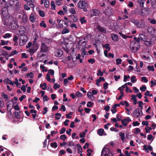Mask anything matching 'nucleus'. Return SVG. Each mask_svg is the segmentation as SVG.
Listing matches in <instances>:
<instances>
[{
  "mask_svg": "<svg viewBox=\"0 0 156 156\" xmlns=\"http://www.w3.org/2000/svg\"><path fill=\"white\" fill-rule=\"evenodd\" d=\"M55 119H56L58 120L60 119V118L61 116V115L60 113H56L55 114Z\"/></svg>",
  "mask_w": 156,
  "mask_h": 156,
  "instance_id": "nucleus-26",
  "label": "nucleus"
},
{
  "mask_svg": "<svg viewBox=\"0 0 156 156\" xmlns=\"http://www.w3.org/2000/svg\"><path fill=\"white\" fill-rule=\"evenodd\" d=\"M8 41L5 42L3 40H1V45H7L8 44Z\"/></svg>",
  "mask_w": 156,
  "mask_h": 156,
  "instance_id": "nucleus-53",
  "label": "nucleus"
},
{
  "mask_svg": "<svg viewBox=\"0 0 156 156\" xmlns=\"http://www.w3.org/2000/svg\"><path fill=\"white\" fill-rule=\"evenodd\" d=\"M69 30L65 28L62 31V34H64L67 33H69Z\"/></svg>",
  "mask_w": 156,
  "mask_h": 156,
  "instance_id": "nucleus-22",
  "label": "nucleus"
},
{
  "mask_svg": "<svg viewBox=\"0 0 156 156\" xmlns=\"http://www.w3.org/2000/svg\"><path fill=\"white\" fill-rule=\"evenodd\" d=\"M40 26L41 27H43L44 28H46L47 27L46 24L44 23V21H41V23L40 24Z\"/></svg>",
  "mask_w": 156,
  "mask_h": 156,
  "instance_id": "nucleus-27",
  "label": "nucleus"
},
{
  "mask_svg": "<svg viewBox=\"0 0 156 156\" xmlns=\"http://www.w3.org/2000/svg\"><path fill=\"white\" fill-rule=\"evenodd\" d=\"M138 103L139 104V107H140L141 109H143V102L142 101H140L138 102Z\"/></svg>",
  "mask_w": 156,
  "mask_h": 156,
  "instance_id": "nucleus-36",
  "label": "nucleus"
},
{
  "mask_svg": "<svg viewBox=\"0 0 156 156\" xmlns=\"http://www.w3.org/2000/svg\"><path fill=\"white\" fill-rule=\"evenodd\" d=\"M63 54V51L61 50H58L55 53V55L58 57H60Z\"/></svg>",
  "mask_w": 156,
  "mask_h": 156,
  "instance_id": "nucleus-12",
  "label": "nucleus"
},
{
  "mask_svg": "<svg viewBox=\"0 0 156 156\" xmlns=\"http://www.w3.org/2000/svg\"><path fill=\"white\" fill-rule=\"evenodd\" d=\"M72 19H73L74 22H76L77 21V18L74 15H73L71 17Z\"/></svg>",
  "mask_w": 156,
  "mask_h": 156,
  "instance_id": "nucleus-54",
  "label": "nucleus"
},
{
  "mask_svg": "<svg viewBox=\"0 0 156 156\" xmlns=\"http://www.w3.org/2000/svg\"><path fill=\"white\" fill-rule=\"evenodd\" d=\"M116 61L117 65L120 64L122 62V60L120 58H117Z\"/></svg>",
  "mask_w": 156,
  "mask_h": 156,
  "instance_id": "nucleus-40",
  "label": "nucleus"
},
{
  "mask_svg": "<svg viewBox=\"0 0 156 156\" xmlns=\"http://www.w3.org/2000/svg\"><path fill=\"white\" fill-rule=\"evenodd\" d=\"M43 99L44 101H47L49 99V98L46 95H45L43 97Z\"/></svg>",
  "mask_w": 156,
  "mask_h": 156,
  "instance_id": "nucleus-62",
  "label": "nucleus"
},
{
  "mask_svg": "<svg viewBox=\"0 0 156 156\" xmlns=\"http://www.w3.org/2000/svg\"><path fill=\"white\" fill-rule=\"evenodd\" d=\"M4 9H3L2 11V20L3 22V24L4 25H8L9 24V16L8 15L7 12L6 13H5V11H3Z\"/></svg>",
  "mask_w": 156,
  "mask_h": 156,
  "instance_id": "nucleus-1",
  "label": "nucleus"
},
{
  "mask_svg": "<svg viewBox=\"0 0 156 156\" xmlns=\"http://www.w3.org/2000/svg\"><path fill=\"white\" fill-rule=\"evenodd\" d=\"M151 87H153L154 86L156 85V81L155 80L154 81L153 80H151Z\"/></svg>",
  "mask_w": 156,
  "mask_h": 156,
  "instance_id": "nucleus-51",
  "label": "nucleus"
},
{
  "mask_svg": "<svg viewBox=\"0 0 156 156\" xmlns=\"http://www.w3.org/2000/svg\"><path fill=\"white\" fill-rule=\"evenodd\" d=\"M66 128L65 127H63L62 129H61L60 131V134H62L64 133L66 131Z\"/></svg>",
  "mask_w": 156,
  "mask_h": 156,
  "instance_id": "nucleus-56",
  "label": "nucleus"
},
{
  "mask_svg": "<svg viewBox=\"0 0 156 156\" xmlns=\"http://www.w3.org/2000/svg\"><path fill=\"white\" fill-rule=\"evenodd\" d=\"M46 79L47 80L50 82H51V79L50 78V76L49 74H47L46 75Z\"/></svg>",
  "mask_w": 156,
  "mask_h": 156,
  "instance_id": "nucleus-55",
  "label": "nucleus"
},
{
  "mask_svg": "<svg viewBox=\"0 0 156 156\" xmlns=\"http://www.w3.org/2000/svg\"><path fill=\"white\" fill-rule=\"evenodd\" d=\"M152 128L151 127H148L147 128H145V130H146V132L147 133H149L150 132V130H151Z\"/></svg>",
  "mask_w": 156,
  "mask_h": 156,
  "instance_id": "nucleus-46",
  "label": "nucleus"
},
{
  "mask_svg": "<svg viewBox=\"0 0 156 156\" xmlns=\"http://www.w3.org/2000/svg\"><path fill=\"white\" fill-rule=\"evenodd\" d=\"M60 87V85L59 84L57 83H55L54 85L53 88L55 89H56L57 88H59Z\"/></svg>",
  "mask_w": 156,
  "mask_h": 156,
  "instance_id": "nucleus-47",
  "label": "nucleus"
},
{
  "mask_svg": "<svg viewBox=\"0 0 156 156\" xmlns=\"http://www.w3.org/2000/svg\"><path fill=\"white\" fill-rule=\"evenodd\" d=\"M92 103L91 101H89L87 103V106L88 107H90L92 106Z\"/></svg>",
  "mask_w": 156,
  "mask_h": 156,
  "instance_id": "nucleus-61",
  "label": "nucleus"
},
{
  "mask_svg": "<svg viewBox=\"0 0 156 156\" xmlns=\"http://www.w3.org/2000/svg\"><path fill=\"white\" fill-rule=\"evenodd\" d=\"M78 153L80 154L82 152V149L81 147H79L78 148Z\"/></svg>",
  "mask_w": 156,
  "mask_h": 156,
  "instance_id": "nucleus-63",
  "label": "nucleus"
},
{
  "mask_svg": "<svg viewBox=\"0 0 156 156\" xmlns=\"http://www.w3.org/2000/svg\"><path fill=\"white\" fill-rule=\"evenodd\" d=\"M51 146L53 147H57L58 145L56 143L54 142L51 143Z\"/></svg>",
  "mask_w": 156,
  "mask_h": 156,
  "instance_id": "nucleus-39",
  "label": "nucleus"
},
{
  "mask_svg": "<svg viewBox=\"0 0 156 156\" xmlns=\"http://www.w3.org/2000/svg\"><path fill=\"white\" fill-rule=\"evenodd\" d=\"M11 37V35H10V34L9 33L6 34L3 36V37L5 38H9Z\"/></svg>",
  "mask_w": 156,
  "mask_h": 156,
  "instance_id": "nucleus-33",
  "label": "nucleus"
},
{
  "mask_svg": "<svg viewBox=\"0 0 156 156\" xmlns=\"http://www.w3.org/2000/svg\"><path fill=\"white\" fill-rule=\"evenodd\" d=\"M119 135L121 136V140L123 142H124L125 136L124 133L122 132H120L119 133Z\"/></svg>",
  "mask_w": 156,
  "mask_h": 156,
  "instance_id": "nucleus-24",
  "label": "nucleus"
},
{
  "mask_svg": "<svg viewBox=\"0 0 156 156\" xmlns=\"http://www.w3.org/2000/svg\"><path fill=\"white\" fill-rule=\"evenodd\" d=\"M17 52L16 51V50H14L12 51L11 53L9 54V56H11L12 55H16L17 54Z\"/></svg>",
  "mask_w": 156,
  "mask_h": 156,
  "instance_id": "nucleus-34",
  "label": "nucleus"
},
{
  "mask_svg": "<svg viewBox=\"0 0 156 156\" xmlns=\"http://www.w3.org/2000/svg\"><path fill=\"white\" fill-rule=\"evenodd\" d=\"M27 37L24 35L20 36L19 39L20 45L22 46L24 45L27 42Z\"/></svg>",
  "mask_w": 156,
  "mask_h": 156,
  "instance_id": "nucleus-5",
  "label": "nucleus"
},
{
  "mask_svg": "<svg viewBox=\"0 0 156 156\" xmlns=\"http://www.w3.org/2000/svg\"><path fill=\"white\" fill-rule=\"evenodd\" d=\"M145 1V0H138V2L140 4L141 7H143Z\"/></svg>",
  "mask_w": 156,
  "mask_h": 156,
  "instance_id": "nucleus-20",
  "label": "nucleus"
},
{
  "mask_svg": "<svg viewBox=\"0 0 156 156\" xmlns=\"http://www.w3.org/2000/svg\"><path fill=\"white\" fill-rule=\"evenodd\" d=\"M33 73L32 72H30L29 73H27L26 76H30L31 78H33Z\"/></svg>",
  "mask_w": 156,
  "mask_h": 156,
  "instance_id": "nucleus-50",
  "label": "nucleus"
},
{
  "mask_svg": "<svg viewBox=\"0 0 156 156\" xmlns=\"http://www.w3.org/2000/svg\"><path fill=\"white\" fill-rule=\"evenodd\" d=\"M139 41L141 40L143 41H144L146 40V37L143 34H140L139 35Z\"/></svg>",
  "mask_w": 156,
  "mask_h": 156,
  "instance_id": "nucleus-11",
  "label": "nucleus"
},
{
  "mask_svg": "<svg viewBox=\"0 0 156 156\" xmlns=\"http://www.w3.org/2000/svg\"><path fill=\"white\" fill-rule=\"evenodd\" d=\"M146 89V87L145 85H143L140 88V90L142 92L145 91Z\"/></svg>",
  "mask_w": 156,
  "mask_h": 156,
  "instance_id": "nucleus-31",
  "label": "nucleus"
},
{
  "mask_svg": "<svg viewBox=\"0 0 156 156\" xmlns=\"http://www.w3.org/2000/svg\"><path fill=\"white\" fill-rule=\"evenodd\" d=\"M131 81L132 83L135 82L136 80V77L135 76H133L131 77Z\"/></svg>",
  "mask_w": 156,
  "mask_h": 156,
  "instance_id": "nucleus-28",
  "label": "nucleus"
},
{
  "mask_svg": "<svg viewBox=\"0 0 156 156\" xmlns=\"http://www.w3.org/2000/svg\"><path fill=\"white\" fill-rule=\"evenodd\" d=\"M145 41V44L147 46H150L153 43L152 41L151 40L148 41L146 40Z\"/></svg>",
  "mask_w": 156,
  "mask_h": 156,
  "instance_id": "nucleus-18",
  "label": "nucleus"
},
{
  "mask_svg": "<svg viewBox=\"0 0 156 156\" xmlns=\"http://www.w3.org/2000/svg\"><path fill=\"white\" fill-rule=\"evenodd\" d=\"M76 96L78 97H80L82 96V94L79 91L76 93Z\"/></svg>",
  "mask_w": 156,
  "mask_h": 156,
  "instance_id": "nucleus-64",
  "label": "nucleus"
},
{
  "mask_svg": "<svg viewBox=\"0 0 156 156\" xmlns=\"http://www.w3.org/2000/svg\"><path fill=\"white\" fill-rule=\"evenodd\" d=\"M144 24V22L143 20L138 21L137 24L136 26L139 28H141L142 27Z\"/></svg>",
  "mask_w": 156,
  "mask_h": 156,
  "instance_id": "nucleus-10",
  "label": "nucleus"
},
{
  "mask_svg": "<svg viewBox=\"0 0 156 156\" xmlns=\"http://www.w3.org/2000/svg\"><path fill=\"white\" fill-rule=\"evenodd\" d=\"M90 13V15L93 16L98 15L100 13V12L98 10L94 9L91 11Z\"/></svg>",
  "mask_w": 156,
  "mask_h": 156,
  "instance_id": "nucleus-8",
  "label": "nucleus"
},
{
  "mask_svg": "<svg viewBox=\"0 0 156 156\" xmlns=\"http://www.w3.org/2000/svg\"><path fill=\"white\" fill-rule=\"evenodd\" d=\"M10 28L15 30L18 28V25L15 22L13 21L12 22L10 23L9 24Z\"/></svg>",
  "mask_w": 156,
  "mask_h": 156,
  "instance_id": "nucleus-7",
  "label": "nucleus"
},
{
  "mask_svg": "<svg viewBox=\"0 0 156 156\" xmlns=\"http://www.w3.org/2000/svg\"><path fill=\"white\" fill-rule=\"evenodd\" d=\"M98 76H102L103 75V73L101 72V71L99 69L98 71V73H97Z\"/></svg>",
  "mask_w": 156,
  "mask_h": 156,
  "instance_id": "nucleus-42",
  "label": "nucleus"
},
{
  "mask_svg": "<svg viewBox=\"0 0 156 156\" xmlns=\"http://www.w3.org/2000/svg\"><path fill=\"white\" fill-rule=\"evenodd\" d=\"M118 89L120 91V94H121V95H123V90H124V89H123L122 87H119V88H118Z\"/></svg>",
  "mask_w": 156,
  "mask_h": 156,
  "instance_id": "nucleus-58",
  "label": "nucleus"
},
{
  "mask_svg": "<svg viewBox=\"0 0 156 156\" xmlns=\"http://www.w3.org/2000/svg\"><path fill=\"white\" fill-rule=\"evenodd\" d=\"M133 115L134 117H138L140 115V113L139 110L138 108L136 109L134 111Z\"/></svg>",
  "mask_w": 156,
  "mask_h": 156,
  "instance_id": "nucleus-9",
  "label": "nucleus"
},
{
  "mask_svg": "<svg viewBox=\"0 0 156 156\" xmlns=\"http://www.w3.org/2000/svg\"><path fill=\"white\" fill-rule=\"evenodd\" d=\"M145 95L146 96H148L151 97L152 96V94H150V92L148 90H147L145 93Z\"/></svg>",
  "mask_w": 156,
  "mask_h": 156,
  "instance_id": "nucleus-37",
  "label": "nucleus"
},
{
  "mask_svg": "<svg viewBox=\"0 0 156 156\" xmlns=\"http://www.w3.org/2000/svg\"><path fill=\"white\" fill-rule=\"evenodd\" d=\"M60 138L64 141L65 140L66 138V136L65 135H62L60 136Z\"/></svg>",
  "mask_w": 156,
  "mask_h": 156,
  "instance_id": "nucleus-38",
  "label": "nucleus"
},
{
  "mask_svg": "<svg viewBox=\"0 0 156 156\" xmlns=\"http://www.w3.org/2000/svg\"><path fill=\"white\" fill-rule=\"evenodd\" d=\"M66 24L65 22L63 20H60L58 24V27L60 28L62 27L63 26V24Z\"/></svg>",
  "mask_w": 156,
  "mask_h": 156,
  "instance_id": "nucleus-15",
  "label": "nucleus"
},
{
  "mask_svg": "<svg viewBox=\"0 0 156 156\" xmlns=\"http://www.w3.org/2000/svg\"><path fill=\"white\" fill-rule=\"evenodd\" d=\"M104 130L102 129H98V133L100 136H102Z\"/></svg>",
  "mask_w": 156,
  "mask_h": 156,
  "instance_id": "nucleus-23",
  "label": "nucleus"
},
{
  "mask_svg": "<svg viewBox=\"0 0 156 156\" xmlns=\"http://www.w3.org/2000/svg\"><path fill=\"white\" fill-rule=\"evenodd\" d=\"M38 13L40 15L41 17H44V12L42 10H39L38 12Z\"/></svg>",
  "mask_w": 156,
  "mask_h": 156,
  "instance_id": "nucleus-35",
  "label": "nucleus"
},
{
  "mask_svg": "<svg viewBox=\"0 0 156 156\" xmlns=\"http://www.w3.org/2000/svg\"><path fill=\"white\" fill-rule=\"evenodd\" d=\"M78 6L80 8L83 9L84 12H87V7L88 6V4L83 1H80L78 4Z\"/></svg>",
  "mask_w": 156,
  "mask_h": 156,
  "instance_id": "nucleus-3",
  "label": "nucleus"
},
{
  "mask_svg": "<svg viewBox=\"0 0 156 156\" xmlns=\"http://www.w3.org/2000/svg\"><path fill=\"white\" fill-rule=\"evenodd\" d=\"M2 97L5 99L6 101H7L8 100V99L7 95L4 93H2Z\"/></svg>",
  "mask_w": 156,
  "mask_h": 156,
  "instance_id": "nucleus-45",
  "label": "nucleus"
},
{
  "mask_svg": "<svg viewBox=\"0 0 156 156\" xmlns=\"http://www.w3.org/2000/svg\"><path fill=\"white\" fill-rule=\"evenodd\" d=\"M129 76H126V75H125L124 77V81L125 82H126L127 80V79H129Z\"/></svg>",
  "mask_w": 156,
  "mask_h": 156,
  "instance_id": "nucleus-57",
  "label": "nucleus"
},
{
  "mask_svg": "<svg viewBox=\"0 0 156 156\" xmlns=\"http://www.w3.org/2000/svg\"><path fill=\"white\" fill-rule=\"evenodd\" d=\"M112 154L109 148L104 147L101 152L102 156H112Z\"/></svg>",
  "mask_w": 156,
  "mask_h": 156,
  "instance_id": "nucleus-2",
  "label": "nucleus"
},
{
  "mask_svg": "<svg viewBox=\"0 0 156 156\" xmlns=\"http://www.w3.org/2000/svg\"><path fill=\"white\" fill-rule=\"evenodd\" d=\"M51 9H55V5L54 2L53 1H52L51 3Z\"/></svg>",
  "mask_w": 156,
  "mask_h": 156,
  "instance_id": "nucleus-32",
  "label": "nucleus"
},
{
  "mask_svg": "<svg viewBox=\"0 0 156 156\" xmlns=\"http://www.w3.org/2000/svg\"><path fill=\"white\" fill-rule=\"evenodd\" d=\"M141 81H144L145 83H147L148 81V80L147 79L146 77H142L141 78Z\"/></svg>",
  "mask_w": 156,
  "mask_h": 156,
  "instance_id": "nucleus-41",
  "label": "nucleus"
},
{
  "mask_svg": "<svg viewBox=\"0 0 156 156\" xmlns=\"http://www.w3.org/2000/svg\"><path fill=\"white\" fill-rule=\"evenodd\" d=\"M48 73L49 74L51 75H53L54 73V71L52 69H49L48 71Z\"/></svg>",
  "mask_w": 156,
  "mask_h": 156,
  "instance_id": "nucleus-59",
  "label": "nucleus"
},
{
  "mask_svg": "<svg viewBox=\"0 0 156 156\" xmlns=\"http://www.w3.org/2000/svg\"><path fill=\"white\" fill-rule=\"evenodd\" d=\"M68 144V146L69 147H71L74 146V144L73 142L72 141H70L68 143H67Z\"/></svg>",
  "mask_w": 156,
  "mask_h": 156,
  "instance_id": "nucleus-48",
  "label": "nucleus"
},
{
  "mask_svg": "<svg viewBox=\"0 0 156 156\" xmlns=\"http://www.w3.org/2000/svg\"><path fill=\"white\" fill-rule=\"evenodd\" d=\"M131 22L135 24L136 25L138 21V20H136L135 19H132L131 20Z\"/></svg>",
  "mask_w": 156,
  "mask_h": 156,
  "instance_id": "nucleus-60",
  "label": "nucleus"
},
{
  "mask_svg": "<svg viewBox=\"0 0 156 156\" xmlns=\"http://www.w3.org/2000/svg\"><path fill=\"white\" fill-rule=\"evenodd\" d=\"M119 34H120V35L122 36V37L123 38L126 39L127 37V36L126 35L124 34H123L121 32H119Z\"/></svg>",
  "mask_w": 156,
  "mask_h": 156,
  "instance_id": "nucleus-49",
  "label": "nucleus"
},
{
  "mask_svg": "<svg viewBox=\"0 0 156 156\" xmlns=\"http://www.w3.org/2000/svg\"><path fill=\"white\" fill-rule=\"evenodd\" d=\"M41 52L46 53L48 51V48L44 43H42L41 44Z\"/></svg>",
  "mask_w": 156,
  "mask_h": 156,
  "instance_id": "nucleus-6",
  "label": "nucleus"
},
{
  "mask_svg": "<svg viewBox=\"0 0 156 156\" xmlns=\"http://www.w3.org/2000/svg\"><path fill=\"white\" fill-rule=\"evenodd\" d=\"M131 100L133 102V104L136 105L137 103L136 96L135 95H132L131 96Z\"/></svg>",
  "mask_w": 156,
  "mask_h": 156,
  "instance_id": "nucleus-17",
  "label": "nucleus"
},
{
  "mask_svg": "<svg viewBox=\"0 0 156 156\" xmlns=\"http://www.w3.org/2000/svg\"><path fill=\"white\" fill-rule=\"evenodd\" d=\"M47 85L45 83H44L43 84H41L40 85V87L42 88L43 90L46 89L47 88Z\"/></svg>",
  "mask_w": 156,
  "mask_h": 156,
  "instance_id": "nucleus-21",
  "label": "nucleus"
},
{
  "mask_svg": "<svg viewBox=\"0 0 156 156\" xmlns=\"http://www.w3.org/2000/svg\"><path fill=\"white\" fill-rule=\"evenodd\" d=\"M147 68L149 70H151L152 71H154V69L153 66H148Z\"/></svg>",
  "mask_w": 156,
  "mask_h": 156,
  "instance_id": "nucleus-43",
  "label": "nucleus"
},
{
  "mask_svg": "<svg viewBox=\"0 0 156 156\" xmlns=\"http://www.w3.org/2000/svg\"><path fill=\"white\" fill-rule=\"evenodd\" d=\"M44 6L46 7H48L49 5V2L48 0H44Z\"/></svg>",
  "mask_w": 156,
  "mask_h": 156,
  "instance_id": "nucleus-30",
  "label": "nucleus"
},
{
  "mask_svg": "<svg viewBox=\"0 0 156 156\" xmlns=\"http://www.w3.org/2000/svg\"><path fill=\"white\" fill-rule=\"evenodd\" d=\"M97 29L101 32L105 33L106 32V30L104 28L99 26H97Z\"/></svg>",
  "mask_w": 156,
  "mask_h": 156,
  "instance_id": "nucleus-14",
  "label": "nucleus"
},
{
  "mask_svg": "<svg viewBox=\"0 0 156 156\" xmlns=\"http://www.w3.org/2000/svg\"><path fill=\"white\" fill-rule=\"evenodd\" d=\"M130 45V48L133 51H134L135 50L137 51L139 49L140 47L139 43L136 42L134 41H133L131 42Z\"/></svg>",
  "mask_w": 156,
  "mask_h": 156,
  "instance_id": "nucleus-4",
  "label": "nucleus"
},
{
  "mask_svg": "<svg viewBox=\"0 0 156 156\" xmlns=\"http://www.w3.org/2000/svg\"><path fill=\"white\" fill-rule=\"evenodd\" d=\"M14 115L15 117L17 119H19L20 117V115L18 114V112H14Z\"/></svg>",
  "mask_w": 156,
  "mask_h": 156,
  "instance_id": "nucleus-29",
  "label": "nucleus"
},
{
  "mask_svg": "<svg viewBox=\"0 0 156 156\" xmlns=\"http://www.w3.org/2000/svg\"><path fill=\"white\" fill-rule=\"evenodd\" d=\"M111 37L113 40L115 41H118V37L116 34H112Z\"/></svg>",
  "mask_w": 156,
  "mask_h": 156,
  "instance_id": "nucleus-16",
  "label": "nucleus"
},
{
  "mask_svg": "<svg viewBox=\"0 0 156 156\" xmlns=\"http://www.w3.org/2000/svg\"><path fill=\"white\" fill-rule=\"evenodd\" d=\"M152 4V6L154 8H156V0H150Z\"/></svg>",
  "mask_w": 156,
  "mask_h": 156,
  "instance_id": "nucleus-19",
  "label": "nucleus"
},
{
  "mask_svg": "<svg viewBox=\"0 0 156 156\" xmlns=\"http://www.w3.org/2000/svg\"><path fill=\"white\" fill-rule=\"evenodd\" d=\"M29 20L32 23H34L35 21V17L34 14L31 13L30 16Z\"/></svg>",
  "mask_w": 156,
  "mask_h": 156,
  "instance_id": "nucleus-13",
  "label": "nucleus"
},
{
  "mask_svg": "<svg viewBox=\"0 0 156 156\" xmlns=\"http://www.w3.org/2000/svg\"><path fill=\"white\" fill-rule=\"evenodd\" d=\"M108 83H106L103 84V88L106 90L108 88Z\"/></svg>",
  "mask_w": 156,
  "mask_h": 156,
  "instance_id": "nucleus-52",
  "label": "nucleus"
},
{
  "mask_svg": "<svg viewBox=\"0 0 156 156\" xmlns=\"http://www.w3.org/2000/svg\"><path fill=\"white\" fill-rule=\"evenodd\" d=\"M69 11L70 12L73 14H75L76 13V11L73 8H71L69 9Z\"/></svg>",
  "mask_w": 156,
  "mask_h": 156,
  "instance_id": "nucleus-44",
  "label": "nucleus"
},
{
  "mask_svg": "<svg viewBox=\"0 0 156 156\" xmlns=\"http://www.w3.org/2000/svg\"><path fill=\"white\" fill-rule=\"evenodd\" d=\"M79 20L82 24L86 23L87 22V21L85 20V18L84 17L80 18Z\"/></svg>",
  "mask_w": 156,
  "mask_h": 156,
  "instance_id": "nucleus-25",
  "label": "nucleus"
}]
</instances>
